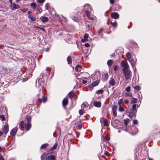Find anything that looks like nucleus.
I'll return each instance as SVG.
<instances>
[{
	"label": "nucleus",
	"mask_w": 160,
	"mask_h": 160,
	"mask_svg": "<svg viewBox=\"0 0 160 160\" xmlns=\"http://www.w3.org/2000/svg\"><path fill=\"white\" fill-rule=\"evenodd\" d=\"M100 122L101 123H103L105 126H108V122L107 119L102 118L100 119Z\"/></svg>",
	"instance_id": "4468645a"
},
{
	"label": "nucleus",
	"mask_w": 160,
	"mask_h": 160,
	"mask_svg": "<svg viewBox=\"0 0 160 160\" xmlns=\"http://www.w3.org/2000/svg\"><path fill=\"white\" fill-rule=\"evenodd\" d=\"M119 111L120 112H122L124 111V109L122 106L119 107Z\"/></svg>",
	"instance_id": "a19ab883"
},
{
	"label": "nucleus",
	"mask_w": 160,
	"mask_h": 160,
	"mask_svg": "<svg viewBox=\"0 0 160 160\" xmlns=\"http://www.w3.org/2000/svg\"><path fill=\"white\" fill-rule=\"evenodd\" d=\"M124 73L125 75V79L126 80H128L131 78V71L130 70L128 71H124Z\"/></svg>",
	"instance_id": "20e7f679"
},
{
	"label": "nucleus",
	"mask_w": 160,
	"mask_h": 160,
	"mask_svg": "<svg viewBox=\"0 0 160 160\" xmlns=\"http://www.w3.org/2000/svg\"><path fill=\"white\" fill-rule=\"evenodd\" d=\"M99 83V81L97 80L95 81H94L92 83V85L93 87H95L97 86Z\"/></svg>",
	"instance_id": "bb28decb"
},
{
	"label": "nucleus",
	"mask_w": 160,
	"mask_h": 160,
	"mask_svg": "<svg viewBox=\"0 0 160 160\" xmlns=\"http://www.w3.org/2000/svg\"><path fill=\"white\" fill-rule=\"evenodd\" d=\"M82 82L84 84H86L87 83V82L86 80H83L82 81Z\"/></svg>",
	"instance_id": "680f3d73"
},
{
	"label": "nucleus",
	"mask_w": 160,
	"mask_h": 160,
	"mask_svg": "<svg viewBox=\"0 0 160 160\" xmlns=\"http://www.w3.org/2000/svg\"><path fill=\"white\" fill-rule=\"evenodd\" d=\"M49 6V4L48 3H47L45 5V8L46 10H48V8Z\"/></svg>",
	"instance_id": "603ef678"
},
{
	"label": "nucleus",
	"mask_w": 160,
	"mask_h": 160,
	"mask_svg": "<svg viewBox=\"0 0 160 160\" xmlns=\"http://www.w3.org/2000/svg\"><path fill=\"white\" fill-rule=\"evenodd\" d=\"M57 145H58V144L57 143H55L53 145V147H52L50 149V150L51 151H53L54 150L57 148Z\"/></svg>",
	"instance_id": "7c9ffc66"
},
{
	"label": "nucleus",
	"mask_w": 160,
	"mask_h": 160,
	"mask_svg": "<svg viewBox=\"0 0 160 160\" xmlns=\"http://www.w3.org/2000/svg\"><path fill=\"white\" fill-rule=\"evenodd\" d=\"M111 16L114 19H118L119 18V15L117 12H113L111 14Z\"/></svg>",
	"instance_id": "f8f14e48"
},
{
	"label": "nucleus",
	"mask_w": 160,
	"mask_h": 160,
	"mask_svg": "<svg viewBox=\"0 0 160 160\" xmlns=\"http://www.w3.org/2000/svg\"><path fill=\"white\" fill-rule=\"evenodd\" d=\"M89 35L88 34L85 33L84 35V38L81 40V41L82 42H84L88 40Z\"/></svg>",
	"instance_id": "dca6fc26"
},
{
	"label": "nucleus",
	"mask_w": 160,
	"mask_h": 160,
	"mask_svg": "<svg viewBox=\"0 0 160 160\" xmlns=\"http://www.w3.org/2000/svg\"><path fill=\"white\" fill-rule=\"evenodd\" d=\"M126 55L127 58L129 60V61L130 62L131 65L133 67L134 65V63H135V62L134 61H133L132 59L131 58V53L129 52H128L126 54Z\"/></svg>",
	"instance_id": "39448f33"
},
{
	"label": "nucleus",
	"mask_w": 160,
	"mask_h": 160,
	"mask_svg": "<svg viewBox=\"0 0 160 160\" xmlns=\"http://www.w3.org/2000/svg\"><path fill=\"white\" fill-rule=\"evenodd\" d=\"M42 160H55L56 157L50 153H43L41 156Z\"/></svg>",
	"instance_id": "f257e3e1"
},
{
	"label": "nucleus",
	"mask_w": 160,
	"mask_h": 160,
	"mask_svg": "<svg viewBox=\"0 0 160 160\" xmlns=\"http://www.w3.org/2000/svg\"><path fill=\"white\" fill-rule=\"evenodd\" d=\"M93 105L96 107L100 108L101 106V103L99 101H94L93 102Z\"/></svg>",
	"instance_id": "a211bd4d"
},
{
	"label": "nucleus",
	"mask_w": 160,
	"mask_h": 160,
	"mask_svg": "<svg viewBox=\"0 0 160 160\" xmlns=\"http://www.w3.org/2000/svg\"><path fill=\"white\" fill-rule=\"evenodd\" d=\"M110 2L111 4H113L114 2V0H110Z\"/></svg>",
	"instance_id": "13d9d810"
},
{
	"label": "nucleus",
	"mask_w": 160,
	"mask_h": 160,
	"mask_svg": "<svg viewBox=\"0 0 160 160\" xmlns=\"http://www.w3.org/2000/svg\"><path fill=\"white\" fill-rule=\"evenodd\" d=\"M113 63V61L112 60H109L107 62V64L109 66H111Z\"/></svg>",
	"instance_id": "cd10ccee"
},
{
	"label": "nucleus",
	"mask_w": 160,
	"mask_h": 160,
	"mask_svg": "<svg viewBox=\"0 0 160 160\" xmlns=\"http://www.w3.org/2000/svg\"><path fill=\"white\" fill-rule=\"evenodd\" d=\"M122 99H119L118 102V105L119 106V107L120 106H121V103L122 102Z\"/></svg>",
	"instance_id": "79ce46f5"
},
{
	"label": "nucleus",
	"mask_w": 160,
	"mask_h": 160,
	"mask_svg": "<svg viewBox=\"0 0 160 160\" xmlns=\"http://www.w3.org/2000/svg\"><path fill=\"white\" fill-rule=\"evenodd\" d=\"M138 122V121L137 120H133V123L134 124H137Z\"/></svg>",
	"instance_id": "3c124183"
},
{
	"label": "nucleus",
	"mask_w": 160,
	"mask_h": 160,
	"mask_svg": "<svg viewBox=\"0 0 160 160\" xmlns=\"http://www.w3.org/2000/svg\"><path fill=\"white\" fill-rule=\"evenodd\" d=\"M67 60L68 64H71L72 63V58L71 57L68 56L67 58Z\"/></svg>",
	"instance_id": "473e14b6"
},
{
	"label": "nucleus",
	"mask_w": 160,
	"mask_h": 160,
	"mask_svg": "<svg viewBox=\"0 0 160 160\" xmlns=\"http://www.w3.org/2000/svg\"><path fill=\"white\" fill-rule=\"evenodd\" d=\"M24 122L23 121H20L19 123V128L21 129H23L24 128Z\"/></svg>",
	"instance_id": "5701e85b"
},
{
	"label": "nucleus",
	"mask_w": 160,
	"mask_h": 160,
	"mask_svg": "<svg viewBox=\"0 0 160 160\" xmlns=\"http://www.w3.org/2000/svg\"><path fill=\"white\" fill-rule=\"evenodd\" d=\"M27 13L28 14L30 15V14L32 13V12L30 11H28V12Z\"/></svg>",
	"instance_id": "69168bd1"
},
{
	"label": "nucleus",
	"mask_w": 160,
	"mask_h": 160,
	"mask_svg": "<svg viewBox=\"0 0 160 160\" xmlns=\"http://www.w3.org/2000/svg\"><path fill=\"white\" fill-rule=\"evenodd\" d=\"M68 98L67 97L65 98L63 100L62 104L64 108H66L65 107L68 105Z\"/></svg>",
	"instance_id": "9d476101"
},
{
	"label": "nucleus",
	"mask_w": 160,
	"mask_h": 160,
	"mask_svg": "<svg viewBox=\"0 0 160 160\" xmlns=\"http://www.w3.org/2000/svg\"><path fill=\"white\" fill-rule=\"evenodd\" d=\"M125 94H126V96H128L129 95V93H125Z\"/></svg>",
	"instance_id": "774afa93"
},
{
	"label": "nucleus",
	"mask_w": 160,
	"mask_h": 160,
	"mask_svg": "<svg viewBox=\"0 0 160 160\" xmlns=\"http://www.w3.org/2000/svg\"><path fill=\"white\" fill-rule=\"evenodd\" d=\"M21 10L22 12H25L28 11V9L25 8L23 9H21Z\"/></svg>",
	"instance_id": "5fc2aeb1"
},
{
	"label": "nucleus",
	"mask_w": 160,
	"mask_h": 160,
	"mask_svg": "<svg viewBox=\"0 0 160 160\" xmlns=\"http://www.w3.org/2000/svg\"><path fill=\"white\" fill-rule=\"evenodd\" d=\"M31 124L30 123H27L25 125V127L26 128V131H28L31 128Z\"/></svg>",
	"instance_id": "4be33fe9"
},
{
	"label": "nucleus",
	"mask_w": 160,
	"mask_h": 160,
	"mask_svg": "<svg viewBox=\"0 0 160 160\" xmlns=\"http://www.w3.org/2000/svg\"><path fill=\"white\" fill-rule=\"evenodd\" d=\"M81 108L83 109H87L88 108V104L86 102H84L81 105Z\"/></svg>",
	"instance_id": "6ab92c4d"
},
{
	"label": "nucleus",
	"mask_w": 160,
	"mask_h": 160,
	"mask_svg": "<svg viewBox=\"0 0 160 160\" xmlns=\"http://www.w3.org/2000/svg\"><path fill=\"white\" fill-rule=\"evenodd\" d=\"M17 130L18 128L17 127L15 128L11 131L10 134L13 136L15 135Z\"/></svg>",
	"instance_id": "f3484780"
},
{
	"label": "nucleus",
	"mask_w": 160,
	"mask_h": 160,
	"mask_svg": "<svg viewBox=\"0 0 160 160\" xmlns=\"http://www.w3.org/2000/svg\"><path fill=\"white\" fill-rule=\"evenodd\" d=\"M28 18L31 20L32 21H35L36 20V18L34 17L32 15H29Z\"/></svg>",
	"instance_id": "f704fd0d"
},
{
	"label": "nucleus",
	"mask_w": 160,
	"mask_h": 160,
	"mask_svg": "<svg viewBox=\"0 0 160 160\" xmlns=\"http://www.w3.org/2000/svg\"><path fill=\"white\" fill-rule=\"evenodd\" d=\"M46 71H47V73L45 74V76L46 77V78H47L50 75V73L51 71H52V74H53L54 72V69L52 68H47L46 69Z\"/></svg>",
	"instance_id": "6e6552de"
},
{
	"label": "nucleus",
	"mask_w": 160,
	"mask_h": 160,
	"mask_svg": "<svg viewBox=\"0 0 160 160\" xmlns=\"http://www.w3.org/2000/svg\"><path fill=\"white\" fill-rule=\"evenodd\" d=\"M138 99L136 98H131V101L130 104H134L136 103L137 102Z\"/></svg>",
	"instance_id": "b1692460"
},
{
	"label": "nucleus",
	"mask_w": 160,
	"mask_h": 160,
	"mask_svg": "<svg viewBox=\"0 0 160 160\" xmlns=\"http://www.w3.org/2000/svg\"><path fill=\"white\" fill-rule=\"evenodd\" d=\"M27 123L29 122L30 123L31 118L30 116H28L27 117Z\"/></svg>",
	"instance_id": "58836bf2"
},
{
	"label": "nucleus",
	"mask_w": 160,
	"mask_h": 160,
	"mask_svg": "<svg viewBox=\"0 0 160 160\" xmlns=\"http://www.w3.org/2000/svg\"><path fill=\"white\" fill-rule=\"evenodd\" d=\"M87 8H89V9L88 10H87L85 11L86 13L87 14V17L90 19L92 20L93 19V18L90 17V11L89 10H91V8L90 7V5H86L85 6L84 8L85 9H86Z\"/></svg>",
	"instance_id": "7ed1b4c3"
},
{
	"label": "nucleus",
	"mask_w": 160,
	"mask_h": 160,
	"mask_svg": "<svg viewBox=\"0 0 160 160\" xmlns=\"http://www.w3.org/2000/svg\"><path fill=\"white\" fill-rule=\"evenodd\" d=\"M131 87L130 86L127 87L125 88V90L128 92H129L130 91Z\"/></svg>",
	"instance_id": "a18cd8bd"
},
{
	"label": "nucleus",
	"mask_w": 160,
	"mask_h": 160,
	"mask_svg": "<svg viewBox=\"0 0 160 160\" xmlns=\"http://www.w3.org/2000/svg\"><path fill=\"white\" fill-rule=\"evenodd\" d=\"M84 46L86 47H88L90 46V44L88 43H86L85 44Z\"/></svg>",
	"instance_id": "bf43d9fd"
},
{
	"label": "nucleus",
	"mask_w": 160,
	"mask_h": 160,
	"mask_svg": "<svg viewBox=\"0 0 160 160\" xmlns=\"http://www.w3.org/2000/svg\"><path fill=\"white\" fill-rule=\"evenodd\" d=\"M102 29H101L100 30V31H99V32H98V34H99V35L101 36L102 37Z\"/></svg>",
	"instance_id": "864d4df0"
},
{
	"label": "nucleus",
	"mask_w": 160,
	"mask_h": 160,
	"mask_svg": "<svg viewBox=\"0 0 160 160\" xmlns=\"http://www.w3.org/2000/svg\"><path fill=\"white\" fill-rule=\"evenodd\" d=\"M82 68V66L80 65H77L75 68V70L78 72H80Z\"/></svg>",
	"instance_id": "393cba45"
},
{
	"label": "nucleus",
	"mask_w": 160,
	"mask_h": 160,
	"mask_svg": "<svg viewBox=\"0 0 160 160\" xmlns=\"http://www.w3.org/2000/svg\"><path fill=\"white\" fill-rule=\"evenodd\" d=\"M111 24L114 27H116L117 26V23L116 21L114 22H111Z\"/></svg>",
	"instance_id": "e433bc0d"
},
{
	"label": "nucleus",
	"mask_w": 160,
	"mask_h": 160,
	"mask_svg": "<svg viewBox=\"0 0 160 160\" xmlns=\"http://www.w3.org/2000/svg\"><path fill=\"white\" fill-rule=\"evenodd\" d=\"M82 127V126L80 125H78V128L79 129H80Z\"/></svg>",
	"instance_id": "0e129e2a"
},
{
	"label": "nucleus",
	"mask_w": 160,
	"mask_h": 160,
	"mask_svg": "<svg viewBox=\"0 0 160 160\" xmlns=\"http://www.w3.org/2000/svg\"><path fill=\"white\" fill-rule=\"evenodd\" d=\"M104 138L106 141H108L110 139V138L109 136L107 135L105 136Z\"/></svg>",
	"instance_id": "37998d69"
},
{
	"label": "nucleus",
	"mask_w": 160,
	"mask_h": 160,
	"mask_svg": "<svg viewBox=\"0 0 160 160\" xmlns=\"http://www.w3.org/2000/svg\"><path fill=\"white\" fill-rule=\"evenodd\" d=\"M41 21L42 22H45L48 21V18L46 17L42 16L40 18Z\"/></svg>",
	"instance_id": "2eb2a0df"
},
{
	"label": "nucleus",
	"mask_w": 160,
	"mask_h": 160,
	"mask_svg": "<svg viewBox=\"0 0 160 160\" xmlns=\"http://www.w3.org/2000/svg\"><path fill=\"white\" fill-rule=\"evenodd\" d=\"M104 92V90L103 89L99 90L96 92V93L97 94H102Z\"/></svg>",
	"instance_id": "c9c22d12"
},
{
	"label": "nucleus",
	"mask_w": 160,
	"mask_h": 160,
	"mask_svg": "<svg viewBox=\"0 0 160 160\" xmlns=\"http://www.w3.org/2000/svg\"><path fill=\"white\" fill-rule=\"evenodd\" d=\"M74 96V94L72 91L70 92L68 94V97L71 99Z\"/></svg>",
	"instance_id": "a878e982"
},
{
	"label": "nucleus",
	"mask_w": 160,
	"mask_h": 160,
	"mask_svg": "<svg viewBox=\"0 0 160 160\" xmlns=\"http://www.w3.org/2000/svg\"><path fill=\"white\" fill-rule=\"evenodd\" d=\"M0 118L1 120L3 121H4L5 119V118L4 116L3 115H0Z\"/></svg>",
	"instance_id": "c03bdc74"
},
{
	"label": "nucleus",
	"mask_w": 160,
	"mask_h": 160,
	"mask_svg": "<svg viewBox=\"0 0 160 160\" xmlns=\"http://www.w3.org/2000/svg\"><path fill=\"white\" fill-rule=\"evenodd\" d=\"M105 154L107 156H109V153L107 151L105 152Z\"/></svg>",
	"instance_id": "052dcab7"
},
{
	"label": "nucleus",
	"mask_w": 160,
	"mask_h": 160,
	"mask_svg": "<svg viewBox=\"0 0 160 160\" xmlns=\"http://www.w3.org/2000/svg\"><path fill=\"white\" fill-rule=\"evenodd\" d=\"M82 109H80L79 111V114L81 115H82L84 113L83 110Z\"/></svg>",
	"instance_id": "49530a36"
},
{
	"label": "nucleus",
	"mask_w": 160,
	"mask_h": 160,
	"mask_svg": "<svg viewBox=\"0 0 160 160\" xmlns=\"http://www.w3.org/2000/svg\"><path fill=\"white\" fill-rule=\"evenodd\" d=\"M118 68V65H115L113 66V69L115 71H116L117 70Z\"/></svg>",
	"instance_id": "de8ad7c7"
},
{
	"label": "nucleus",
	"mask_w": 160,
	"mask_h": 160,
	"mask_svg": "<svg viewBox=\"0 0 160 160\" xmlns=\"http://www.w3.org/2000/svg\"><path fill=\"white\" fill-rule=\"evenodd\" d=\"M0 160H4V158L0 155Z\"/></svg>",
	"instance_id": "e2e57ef3"
},
{
	"label": "nucleus",
	"mask_w": 160,
	"mask_h": 160,
	"mask_svg": "<svg viewBox=\"0 0 160 160\" xmlns=\"http://www.w3.org/2000/svg\"><path fill=\"white\" fill-rule=\"evenodd\" d=\"M41 30H42L45 31V29L43 28H40Z\"/></svg>",
	"instance_id": "338daca9"
},
{
	"label": "nucleus",
	"mask_w": 160,
	"mask_h": 160,
	"mask_svg": "<svg viewBox=\"0 0 160 160\" xmlns=\"http://www.w3.org/2000/svg\"><path fill=\"white\" fill-rule=\"evenodd\" d=\"M44 74L45 73H42V76H40V78L38 80V83L41 86H44L45 84V81L44 80V78L45 77Z\"/></svg>",
	"instance_id": "f03ea898"
},
{
	"label": "nucleus",
	"mask_w": 160,
	"mask_h": 160,
	"mask_svg": "<svg viewBox=\"0 0 160 160\" xmlns=\"http://www.w3.org/2000/svg\"><path fill=\"white\" fill-rule=\"evenodd\" d=\"M3 132L6 134L8 131V124H6L3 127L2 129Z\"/></svg>",
	"instance_id": "ddd939ff"
},
{
	"label": "nucleus",
	"mask_w": 160,
	"mask_h": 160,
	"mask_svg": "<svg viewBox=\"0 0 160 160\" xmlns=\"http://www.w3.org/2000/svg\"><path fill=\"white\" fill-rule=\"evenodd\" d=\"M121 65L124 68V71H128L129 70L128 69L129 66L127 63L124 61H122L121 62Z\"/></svg>",
	"instance_id": "423d86ee"
},
{
	"label": "nucleus",
	"mask_w": 160,
	"mask_h": 160,
	"mask_svg": "<svg viewBox=\"0 0 160 160\" xmlns=\"http://www.w3.org/2000/svg\"><path fill=\"white\" fill-rule=\"evenodd\" d=\"M38 1L40 3H42L44 2L45 0H38Z\"/></svg>",
	"instance_id": "6e6d98bb"
},
{
	"label": "nucleus",
	"mask_w": 160,
	"mask_h": 160,
	"mask_svg": "<svg viewBox=\"0 0 160 160\" xmlns=\"http://www.w3.org/2000/svg\"><path fill=\"white\" fill-rule=\"evenodd\" d=\"M117 107L116 106H114L112 108V112L114 117H116L117 115Z\"/></svg>",
	"instance_id": "9b49d317"
},
{
	"label": "nucleus",
	"mask_w": 160,
	"mask_h": 160,
	"mask_svg": "<svg viewBox=\"0 0 160 160\" xmlns=\"http://www.w3.org/2000/svg\"><path fill=\"white\" fill-rule=\"evenodd\" d=\"M36 8L39 13H41L42 12V10L41 8L39 6L37 7Z\"/></svg>",
	"instance_id": "72a5a7b5"
},
{
	"label": "nucleus",
	"mask_w": 160,
	"mask_h": 160,
	"mask_svg": "<svg viewBox=\"0 0 160 160\" xmlns=\"http://www.w3.org/2000/svg\"><path fill=\"white\" fill-rule=\"evenodd\" d=\"M109 83L110 85L114 86L115 83V80L113 78H111L109 81Z\"/></svg>",
	"instance_id": "412c9836"
},
{
	"label": "nucleus",
	"mask_w": 160,
	"mask_h": 160,
	"mask_svg": "<svg viewBox=\"0 0 160 160\" xmlns=\"http://www.w3.org/2000/svg\"><path fill=\"white\" fill-rule=\"evenodd\" d=\"M38 101L40 103H41L42 101L43 102L45 103L47 101V98L46 97L43 96L42 97V99L40 98L38 99Z\"/></svg>",
	"instance_id": "aec40b11"
},
{
	"label": "nucleus",
	"mask_w": 160,
	"mask_h": 160,
	"mask_svg": "<svg viewBox=\"0 0 160 160\" xmlns=\"http://www.w3.org/2000/svg\"><path fill=\"white\" fill-rule=\"evenodd\" d=\"M10 7L11 9L12 10H15L20 8V7L19 5L16 4L14 3H12H12H10Z\"/></svg>",
	"instance_id": "0eeeda50"
},
{
	"label": "nucleus",
	"mask_w": 160,
	"mask_h": 160,
	"mask_svg": "<svg viewBox=\"0 0 160 160\" xmlns=\"http://www.w3.org/2000/svg\"><path fill=\"white\" fill-rule=\"evenodd\" d=\"M136 111L133 110L132 109H130V112L128 115V117L130 118H132L133 117H134L136 114Z\"/></svg>",
	"instance_id": "1a4fd4ad"
},
{
	"label": "nucleus",
	"mask_w": 160,
	"mask_h": 160,
	"mask_svg": "<svg viewBox=\"0 0 160 160\" xmlns=\"http://www.w3.org/2000/svg\"><path fill=\"white\" fill-rule=\"evenodd\" d=\"M73 19L76 22H78L80 20V19L79 18H77L76 17H74Z\"/></svg>",
	"instance_id": "09e8293b"
},
{
	"label": "nucleus",
	"mask_w": 160,
	"mask_h": 160,
	"mask_svg": "<svg viewBox=\"0 0 160 160\" xmlns=\"http://www.w3.org/2000/svg\"><path fill=\"white\" fill-rule=\"evenodd\" d=\"M129 121V119H125L124 120V123L125 126H127L128 125V123Z\"/></svg>",
	"instance_id": "ea45409f"
},
{
	"label": "nucleus",
	"mask_w": 160,
	"mask_h": 160,
	"mask_svg": "<svg viewBox=\"0 0 160 160\" xmlns=\"http://www.w3.org/2000/svg\"><path fill=\"white\" fill-rule=\"evenodd\" d=\"M108 73H105L104 74V80L105 81H106L108 78Z\"/></svg>",
	"instance_id": "2f4dec72"
},
{
	"label": "nucleus",
	"mask_w": 160,
	"mask_h": 160,
	"mask_svg": "<svg viewBox=\"0 0 160 160\" xmlns=\"http://www.w3.org/2000/svg\"><path fill=\"white\" fill-rule=\"evenodd\" d=\"M136 108H137V105H136V104H135L132 105V108L131 109L133 110H135V111H137Z\"/></svg>",
	"instance_id": "4c0bfd02"
},
{
	"label": "nucleus",
	"mask_w": 160,
	"mask_h": 160,
	"mask_svg": "<svg viewBox=\"0 0 160 160\" xmlns=\"http://www.w3.org/2000/svg\"><path fill=\"white\" fill-rule=\"evenodd\" d=\"M134 88L138 91L140 89V88L138 86H136L134 87Z\"/></svg>",
	"instance_id": "8fccbe9b"
},
{
	"label": "nucleus",
	"mask_w": 160,
	"mask_h": 160,
	"mask_svg": "<svg viewBox=\"0 0 160 160\" xmlns=\"http://www.w3.org/2000/svg\"><path fill=\"white\" fill-rule=\"evenodd\" d=\"M124 102L126 104H128L129 103V101L127 99L124 100Z\"/></svg>",
	"instance_id": "4d7b16f0"
},
{
	"label": "nucleus",
	"mask_w": 160,
	"mask_h": 160,
	"mask_svg": "<svg viewBox=\"0 0 160 160\" xmlns=\"http://www.w3.org/2000/svg\"><path fill=\"white\" fill-rule=\"evenodd\" d=\"M31 6L34 9L36 8L37 7L36 3L35 2H32L31 3Z\"/></svg>",
	"instance_id": "c756f323"
},
{
	"label": "nucleus",
	"mask_w": 160,
	"mask_h": 160,
	"mask_svg": "<svg viewBox=\"0 0 160 160\" xmlns=\"http://www.w3.org/2000/svg\"><path fill=\"white\" fill-rule=\"evenodd\" d=\"M48 145V143L44 144L41 146L40 147V149H42L45 148Z\"/></svg>",
	"instance_id": "c85d7f7f"
}]
</instances>
